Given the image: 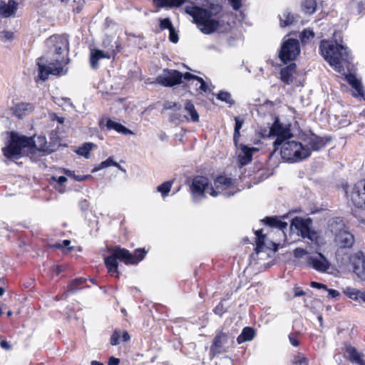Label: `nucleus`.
I'll use <instances>...</instances> for the list:
<instances>
[{
	"label": "nucleus",
	"instance_id": "35",
	"mask_svg": "<svg viewBox=\"0 0 365 365\" xmlns=\"http://www.w3.org/2000/svg\"><path fill=\"white\" fill-rule=\"evenodd\" d=\"M262 230H259L255 232L256 235V252L259 253L262 251L264 245V239L265 235H262Z\"/></svg>",
	"mask_w": 365,
	"mask_h": 365
},
{
	"label": "nucleus",
	"instance_id": "49",
	"mask_svg": "<svg viewBox=\"0 0 365 365\" xmlns=\"http://www.w3.org/2000/svg\"><path fill=\"white\" fill-rule=\"evenodd\" d=\"M170 34H169V39L173 43H177L178 41V35L176 33L174 27L170 28V30H169Z\"/></svg>",
	"mask_w": 365,
	"mask_h": 365
},
{
	"label": "nucleus",
	"instance_id": "63",
	"mask_svg": "<svg viewBox=\"0 0 365 365\" xmlns=\"http://www.w3.org/2000/svg\"><path fill=\"white\" fill-rule=\"evenodd\" d=\"M122 339L123 341H128L130 339V336L128 331H124L122 334Z\"/></svg>",
	"mask_w": 365,
	"mask_h": 365
},
{
	"label": "nucleus",
	"instance_id": "11",
	"mask_svg": "<svg viewBox=\"0 0 365 365\" xmlns=\"http://www.w3.org/2000/svg\"><path fill=\"white\" fill-rule=\"evenodd\" d=\"M234 343V336L229 335L223 331H220L213 340L212 345L210 347L211 357L215 356L222 352H226L229 348V344Z\"/></svg>",
	"mask_w": 365,
	"mask_h": 365
},
{
	"label": "nucleus",
	"instance_id": "5",
	"mask_svg": "<svg viewBox=\"0 0 365 365\" xmlns=\"http://www.w3.org/2000/svg\"><path fill=\"white\" fill-rule=\"evenodd\" d=\"M36 147V143L32 138L26 136H19L17 134L11 133L9 144L2 148L4 155L9 159L16 160L21 154L22 149L28 148L32 150Z\"/></svg>",
	"mask_w": 365,
	"mask_h": 365
},
{
	"label": "nucleus",
	"instance_id": "37",
	"mask_svg": "<svg viewBox=\"0 0 365 365\" xmlns=\"http://www.w3.org/2000/svg\"><path fill=\"white\" fill-rule=\"evenodd\" d=\"M233 184V180L231 178L225 176H218L215 180V185L218 188L220 185H225L226 187H230Z\"/></svg>",
	"mask_w": 365,
	"mask_h": 365
},
{
	"label": "nucleus",
	"instance_id": "55",
	"mask_svg": "<svg viewBox=\"0 0 365 365\" xmlns=\"http://www.w3.org/2000/svg\"><path fill=\"white\" fill-rule=\"evenodd\" d=\"M89 202L87 200H83L80 202L79 205L82 211L88 210L89 208Z\"/></svg>",
	"mask_w": 365,
	"mask_h": 365
},
{
	"label": "nucleus",
	"instance_id": "44",
	"mask_svg": "<svg viewBox=\"0 0 365 365\" xmlns=\"http://www.w3.org/2000/svg\"><path fill=\"white\" fill-rule=\"evenodd\" d=\"M38 143H40L39 146L37 147L36 145L35 148H34L32 150H30L31 152H34V150H38L39 151H43V152H47L48 150V148L47 147V145H46L47 143L46 141L45 138H43V137H38Z\"/></svg>",
	"mask_w": 365,
	"mask_h": 365
},
{
	"label": "nucleus",
	"instance_id": "30",
	"mask_svg": "<svg viewBox=\"0 0 365 365\" xmlns=\"http://www.w3.org/2000/svg\"><path fill=\"white\" fill-rule=\"evenodd\" d=\"M189 1L190 0H153L155 6L160 8L178 7Z\"/></svg>",
	"mask_w": 365,
	"mask_h": 365
},
{
	"label": "nucleus",
	"instance_id": "29",
	"mask_svg": "<svg viewBox=\"0 0 365 365\" xmlns=\"http://www.w3.org/2000/svg\"><path fill=\"white\" fill-rule=\"evenodd\" d=\"M343 293L348 297L349 298L353 299V300H359V299H362L364 302H365V292H361L359 289L351 287H346L343 289Z\"/></svg>",
	"mask_w": 365,
	"mask_h": 365
},
{
	"label": "nucleus",
	"instance_id": "27",
	"mask_svg": "<svg viewBox=\"0 0 365 365\" xmlns=\"http://www.w3.org/2000/svg\"><path fill=\"white\" fill-rule=\"evenodd\" d=\"M295 68L296 64L294 63L282 68L280 71L281 80L287 84L291 83L292 82V74Z\"/></svg>",
	"mask_w": 365,
	"mask_h": 365
},
{
	"label": "nucleus",
	"instance_id": "8",
	"mask_svg": "<svg viewBox=\"0 0 365 365\" xmlns=\"http://www.w3.org/2000/svg\"><path fill=\"white\" fill-rule=\"evenodd\" d=\"M312 220L310 218L303 219L295 217L291 220V227H294L302 238H307L312 242L317 241L318 233L312 229Z\"/></svg>",
	"mask_w": 365,
	"mask_h": 365
},
{
	"label": "nucleus",
	"instance_id": "21",
	"mask_svg": "<svg viewBox=\"0 0 365 365\" xmlns=\"http://www.w3.org/2000/svg\"><path fill=\"white\" fill-rule=\"evenodd\" d=\"M109 53H106L99 49H93L91 51L90 63L92 68H97L98 66V61L102 58H110Z\"/></svg>",
	"mask_w": 365,
	"mask_h": 365
},
{
	"label": "nucleus",
	"instance_id": "6",
	"mask_svg": "<svg viewBox=\"0 0 365 365\" xmlns=\"http://www.w3.org/2000/svg\"><path fill=\"white\" fill-rule=\"evenodd\" d=\"M47 62H44L43 57H40L37 59L38 78L36 79V81L38 79L45 81L48 79L50 74L59 76L66 73L67 68L64 69L63 66V58L60 59L59 57H57L53 61L49 62L48 64L46 63Z\"/></svg>",
	"mask_w": 365,
	"mask_h": 365
},
{
	"label": "nucleus",
	"instance_id": "32",
	"mask_svg": "<svg viewBox=\"0 0 365 365\" xmlns=\"http://www.w3.org/2000/svg\"><path fill=\"white\" fill-rule=\"evenodd\" d=\"M255 332L254 329L250 327H246L242 329V333L237 338V341L239 344L251 341L254 339Z\"/></svg>",
	"mask_w": 365,
	"mask_h": 365
},
{
	"label": "nucleus",
	"instance_id": "31",
	"mask_svg": "<svg viewBox=\"0 0 365 365\" xmlns=\"http://www.w3.org/2000/svg\"><path fill=\"white\" fill-rule=\"evenodd\" d=\"M279 25L282 28L289 26L295 21V16L289 9H286L282 14L279 15Z\"/></svg>",
	"mask_w": 365,
	"mask_h": 365
},
{
	"label": "nucleus",
	"instance_id": "19",
	"mask_svg": "<svg viewBox=\"0 0 365 365\" xmlns=\"http://www.w3.org/2000/svg\"><path fill=\"white\" fill-rule=\"evenodd\" d=\"M34 109V105L30 103H20L13 106L12 111L16 117L22 118L24 116L31 113Z\"/></svg>",
	"mask_w": 365,
	"mask_h": 365
},
{
	"label": "nucleus",
	"instance_id": "14",
	"mask_svg": "<svg viewBox=\"0 0 365 365\" xmlns=\"http://www.w3.org/2000/svg\"><path fill=\"white\" fill-rule=\"evenodd\" d=\"M353 267L354 272L361 281H365V256L361 251H359L349 258Z\"/></svg>",
	"mask_w": 365,
	"mask_h": 365
},
{
	"label": "nucleus",
	"instance_id": "10",
	"mask_svg": "<svg viewBox=\"0 0 365 365\" xmlns=\"http://www.w3.org/2000/svg\"><path fill=\"white\" fill-rule=\"evenodd\" d=\"M299 52L300 47L299 41L294 38H289L285 41L282 46L279 52V58L282 62L287 63V62L294 61L299 54Z\"/></svg>",
	"mask_w": 365,
	"mask_h": 365
},
{
	"label": "nucleus",
	"instance_id": "46",
	"mask_svg": "<svg viewBox=\"0 0 365 365\" xmlns=\"http://www.w3.org/2000/svg\"><path fill=\"white\" fill-rule=\"evenodd\" d=\"M120 331L115 329L110 336V344L112 346H116L120 343Z\"/></svg>",
	"mask_w": 365,
	"mask_h": 365
},
{
	"label": "nucleus",
	"instance_id": "52",
	"mask_svg": "<svg viewBox=\"0 0 365 365\" xmlns=\"http://www.w3.org/2000/svg\"><path fill=\"white\" fill-rule=\"evenodd\" d=\"M310 285L313 288L327 289V286L317 282H311Z\"/></svg>",
	"mask_w": 365,
	"mask_h": 365
},
{
	"label": "nucleus",
	"instance_id": "25",
	"mask_svg": "<svg viewBox=\"0 0 365 365\" xmlns=\"http://www.w3.org/2000/svg\"><path fill=\"white\" fill-rule=\"evenodd\" d=\"M262 222L269 227L279 228L282 231H284L288 225L286 222L282 221L280 218L277 216L266 217L262 220Z\"/></svg>",
	"mask_w": 365,
	"mask_h": 365
},
{
	"label": "nucleus",
	"instance_id": "34",
	"mask_svg": "<svg viewBox=\"0 0 365 365\" xmlns=\"http://www.w3.org/2000/svg\"><path fill=\"white\" fill-rule=\"evenodd\" d=\"M302 11L307 14H312L317 9L316 0H304L302 3Z\"/></svg>",
	"mask_w": 365,
	"mask_h": 365
},
{
	"label": "nucleus",
	"instance_id": "2",
	"mask_svg": "<svg viewBox=\"0 0 365 365\" xmlns=\"http://www.w3.org/2000/svg\"><path fill=\"white\" fill-rule=\"evenodd\" d=\"M145 254L146 251L144 249H138L134 255H132L128 250L116 247L112 254L105 258V264L110 273H118V259L125 264H137L144 258Z\"/></svg>",
	"mask_w": 365,
	"mask_h": 365
},
{
	"label": "nucleus",
	"instance_id": "15",
	"mask_svg": "<svg viewBox=\"0 0 365 365\" xmlns=\"http://www.w3.org/2000/svg\"><path fill=\"white\" fill-rule=\"evenodd\" d=\"M267 136H276V140H284L291 136L290 130L283 126L279 118L276 117L272 125L269 128Z\"/></svg>",
	"mask_w": 365,
	"mask_h": 365
},
{
	"label": "nucleus",
	"instance_id": "64",
	"mask_svg": "<svg viewBox=\"0 0 365 365\" xmlns=\"http://www.w3.org/2000/svg\"><path fill=\"white\" fill-rule=\"evenodd\" d=\"M200 89L204 92H206L207 91L208 88L205 81L202 82V84L200 86Z\"/></svg>",
	"mask_w": 365,
	"mask_h": 365
},
{
	"label": "nucleus",
	"instance_id": "42",
	"mask_svg": "<svg viewBox=\"0 0 365 365\" xmlns=\"http://www.w3.org/2000/svg\"><path fill=\"white\" fill-rule=\"evenodd\" d=\"M217 99L229 103L230 105H233L235 103V101L231 98L230 93L226 91H220L217 94Z\"/></svg>",
	"mask_w": 365,
	"mask_h": 365
},
{
	"label": "nucleus",
	"instance_id": "40",
	"mask_svg": "<svg viewBox=\"0 0 365 365\" xmlns=\"http://www.w3.org/2000/svg\"><path fill=\"white\" fill-rule=\"evenodd\" d=\"M299 37L302 43H307L314 37V33L311 29H304Z\"/></svg>",
	"mask_w": 365,
	"mask_h": 365
},
{
	"label": "nucleus",
	"instance_id": "1",
	"mask_svg": "<svg viewBox=\"0 0 365 365\" xmlns=\"http://www.w3.org/2000/svg\"><path fill=\"white\" fill-rule=\"evenodd\" d=\"M274 150L280 146V154L282 158L287 162H298L304 160L310 156V150L303 147V144L295 140H275L273 143Z\"/></svg>",
	"mask_w": 365,
	"mask_h": 365
},
{
	"label": "nucleus",
	"instance_id": "47",
	"mask_svg": "<svg viewBox=\"0 0 365 365\" xmlns=\"http://www.w3.org/2000/svg\"><path fill=\"white\" fill-rule=\"evenodd\" d=\"M160 27L162 30L165 29L170 30V28H173V26L171 23V21L168 18H166L160 20Z\"/></svg>",
	"mask_w": 365,
	"mask_h": 365
},
{
	"label": "nucleus",
	"instance_id": "33",
	"mask_svg": "<svg viewBox=\"0 0 365 365\" xmlns=\"http://www.w3.org/2000/svg\"><path fill=\"white\" fill-rule=\"evenodd\" d=\"M345 79L349 84L359 93V95H363L362 87L360 81H359L356 76L351 73L346 75Z\"/></svg>",
	"mask_w": 365,
	"mask_h": 365
},
{
	"label": "nucleus",
	"instance_id": "26",
	"mask_svg": "<svg viewBox=\"0 0 365 365\" xmlns=\"http://www.w3.org/2000/svg\"><path fill=\"white\" fill-rule=\"evenodd\" d=\"M106 126L108 130H115L118 133H122L123 135H133V133L128 128H125L124 125H123L121 123L113 121L110 119L106 120Z\"/></svg>",
	"mask_w": 365,
	"mask_h": 365
},
{
	"label": "nucleus",
	"instance_id": "3",
	"mask_svg": "<svg viewBox=\"0 0 365 365\" xmlns=\"http://www.w3.org/2000/svg\"><path fill=\"white\" fill-rule=\"evenodd\" d=\"M185 10L187 14L193 18L197 28L202 33L210 34L217 29L219 22L212 19L211 11L199 6H187Z\"/></svg>",
	"mask_w": 365,
	"mask_h": 365
},
{
	"label": "nucleus",
	"instance_id": "4",
	"mask_svg": "<svg viewBox=\"0 0 365 365\" xmlns=\"http://www.w3.org/2000/svg\"><path fill=\"white\" fill-rule=\"evenodd\" d=\"M320 50L324 59L336 68H340L343 61H349L347 48L336 41H322Z\"/></svg>",
	"mask_w": 365,
	"mask_h": 365
},
{
	"label": "nucleus",
	"instance_id": "48",
	"mask_svg": "<svg viewBox=\"0 0 365 365\" xmlns=\"http://www.w3.org/2000/svg\"><path fill=\"white\" fill-rule=\"evenodd\" d=\"M180 108H181L180 105H179L177 103L172 102V101H166L164 103V109H165V110H171V109L179 110V109H180Z\"/></svg>",
	"mask_w": 365,
	"mask_h": 365
},
{
	"label": "nucleus",
	"instance_id": "54",
	"mask_svg": "<svg viewBox=\"0 0 365 365\" xmlns=\"http://www.w3.org/2000/svg\"><path fill=\"white\" fill-rule=\"evenodd\" d=\"M289 339L290 343L294 346H297L299 344L298 339L294 334H290L289 335Z\"/></svg>",
	"mask_w": 365,
	"mask_h": 365
},
{
	"label": "nucleus",
	"instance_id": "12",
	"mask_svg": "<svg viewBox=\"0 0 365 365\" xmlns=\"http://www.w3.org/2000/svg\"><path fill=\"white\" fill-rule=\"evenodd\" d=\"M345 192L354 206L365 209V180L354 184L350 191L346 188Z\"/></svg>",
	"mask_w": 365,
	"mask_h": 365
},
{
	"label": "nucleus",
	"instance_id": "9",
	"mask_svg": "<svg viewBox=\"0 0 365 365\" xmlns=\"http://www.w3.org/2000/svg\"><path fill=\"white\" fill-rule=\"evenodd\" d=\"M190 190L194 198L198 196L205 197V192H207L212 197H216L219 194L210 185L208 178L200 175L195 176L192 179Z\"/></svg>",
	"mask_w": 365,
	"mask_h": 365
},
{
	"label": "nucleus",
	"instance_id": "57",
	"mask_svg": "<svg viewBox=\"0 0 365 365\" xmlns=\"http://www.w3.org/2000/svg\"><path fill=\"white\" fill-rule=\"evenodd\" d=\"M73 178L76 180L81 182V181L86 180L88 178H91V175H73Z\"/></svg>",
	"mask_w": 365,
	"mask_h": 365
},
{
	"label": "nucleus",
	"instance_id": "53",
	"mask_svg": "<svg viewBox=\"0 0 365 365\" xmlns=\"http://www.w3.org/2000/svg\"><path fill=\"white\" fill-rule=\"evenodd\" d=\"M325 290L328 292L329 297L331 298H336L340 295L337 290L329 289L328 287L327 289Z\"/></svg>",
	"mask_w": 365,
	"mask_h": 365
},
{
	"label": "nucleus",
	"instance_id": "7",
	"mask_svg": "<svg viewBox=\"0 0 365 365\" xmlns=\"http://www.w3.org/2000/svg\"><path fill=\"white\" fill-rule=\"evenodd\" d=\"M182 78L190 81L194 80L196 76L188 72L182 74L177 70L164 69L163 73L156 78L155 82L165 87H173L180 84Z\"/></svg>",
	"mask_w": 365,
	"mask_h": 365
},
{
	"label": "nucleus",
	"instance_id": "13",
	"mask_svg": "<svg viewBox=\"0 0 365 365\" xmlns=\"http://www.w3.org/2000/svg\"><path fill=\"white\" fill-rule=\"evenodd\" d=\"M48 53L60 56L63 51H68V41L64 36H52L46 41Z\"/></svg>",
	"mask_w": 365,
	"mask_h": 365
},
{
	"label": "nucleus",
	"instance_id": "45",
	"mask_svg": "<svg viewBox=\"0 0 365 365\" xmlns=\"http://www.w3.org/2000/svg\"><path fill=\"white\" fill-rule=\"evenodd\" d=\"M293 363L298 365H307V359L303 354L299 353L294 356Z\"/></svg>",
	"mask_w": 365,
	"mask_h": 365
},
{
	"label": "nucleus",
	"instance_id": "41",
	"mask_svg": "<svg viewBox=\"0 0 365 365\" xmlns=\"http://www.w3.org/2000/svg\"><path fill=\"white\" fill-rule=\"evenodd\" d=\"M86 282V279L83 278H78L73 280L71 284L68 285V289L71 292H75L78 289L81 288V286Z\"/></svg>",
	"mask_w": 365,
	"mask_h": 365
},
{
	"label": "nucleus",
	"instance_id": "16",
	"mask_svg": "<svg viewBox=\"0 0 365 365\" xmlns=\"http://www.w3.org/2000/svg\"><path fill=\"white\" fill-rule=\"evenodd\" d=\"M307 262L313 269L320 272H326L330 267L329 262L322 253H318L316 257H309Z\"/></svg>",
	"mask_w": 365,
	"mask_h": 365
},
{
	"label": "nucleus",
	"instance_id": "24",
	"mask_svg": "<svg viewBox=\"0 0 365 365\" xmlns=\"http://www.w3.org/2000/svg\"><path fill=\"white\" fill-rule=\"evenodd\" d=\"M17 9V4L13 0H9L6 4L4 1H0V15L4 17L11 16Z\"/></svg>",
	"mask_w": 365,
	"mask_h": 365
},
{
	"label": "nucleus",
	"instance_id": "56",
	"mask_svg": "<svg viewBox=\"0 0 365 365\" xmlns=\"http://www.w3.org/2000/svg\"><path fill=\"white\" fill-rule=\"evenodd\" d=\"M235 129L240 130L242 126V124L244 123L243 120H241L239 117H235Z\"/></svg>",
	"mask_w": 365,
	"mask_h": 365
},
{
	"label": "nucleus",
	"instance_id": "28",
	"mask_svg": "<svg viewBox=\"0 0 365 365\" xmlns=\"http://www.w3.org/2000/svg\"><path fill=\"white\" fill-rule=\"evenodd\" d=\"M241 149L243 153L242 155H239V161L241 165L244 166L251 162L253 151L255 150L254 148H248L246 145H241Z\"/></svg>",
	"mask_w": 365,
	"mask_h": 365
},
{
	"label": "nucleus",
	"instance_id": "18",
	"mask_svg": "<svg viewBox=\"0 0 365 365\" xmlns=\"http://www.w3.org/2000/svg\"><path fill=\"white\" fill-rule=\"evenodd\" d=\"M344 356L352 363H354L357 365H365L364 354L359 352L354 346H346Z\"/></svg>",
	"mask_w": 365,
	"mask_h": 365
},
{
	"label": "nucleus",
	"instance_id": "43",
	"mask_svg": "<svg viewBox=\"0 0 365 365\" xmlns=\"http://www.w3.org/2000/svg\"><path fill=\"white\" fill-rule=\"evenodd\" d=\"M117 165V163L114 162L112 158L110 157L107 160H106L105 161L101 162L98 165V167H96L95 168H93V170H92V173L97 172V171H98L101 169L108 168V167H109L110 165Z\"/></svg>",
	"mask_w": 365,
	"mask_h": 365
},
{
	"label": "nucleus",
	"instance_id": "61",
	"mask_svg": "<svg viewBox=\"0 0 365 365\" xmlns=\"http://www.w3.org/2000/svg\"><path fill=\"white\" fill-rule=\"evenodd\" d=\"M120 360L114 356H110L108 359V365H118Z\"/></svg>",
	"mask_w": 365,
	"mask_h": 365
},
{
	"label": "nucleus",
	"instance_id": "62",
	"mask_svg": "<svg viewBox=\"0 0 365 365\" xmlns=\"http://www.w3.org/2000/svg\"><path fill=\"white\" fill-rule=\"evenodd\" d=\"M240 136V130H234V135H233V140L236 146H237V142L238 139Z\"/></svg>",
	"mask_w": 365,
	"mask_h": 365
},
{
	"label": "nucleus",
	"instance_id": "59",
	"mask_svg": "<svg viewBox=\"0 0 365 365\" xmlns=\"http://www.w3.org/2000/svg\"><path fill=\"white\" fill-rule=\"evenodd\" d=\"M53 180L56 181L59 185H63L67 181V178L65 176H59L58 178L53 177Z\"/></svg>",
	"mask_w": 365,
	"mask_h": 365
},
{
	"label": "nucleus",
	"instance_id": "36",
	"mask_svg": "<svg viewBox=\"0 0 365 365\" xmlns=\"http://www.w3.org/2000/svg\"><path fill=\"white\" fill-rule=\"evenodd\" d=\"M351 7L356 9L358 14H365V0H351Z\"/></svg>",
	"mask_w": 365,
	"mask_h": 365
},
{
	"label": "nucleus",
	"instance_id": "51",
	"mask_svg": "<svg viewBox=\"0 0 365 365\" xmlns=\"http://www.w3.org/2000/svg\"><path fill=\"white\" fill-rule=\"evenodd\" d=\"M228 1L235 11H238L242 6L241 0H228Z\"/></svg>",
	"mask_w": 365,
	"mask_h": 365
},
{
	"label": "nucleus",
	"instance_id": "17",
	"mask_svg": "<svg viewBox=\"0 0 365 365\" xmlns=\"http://www.w3.org/2000/svg\"><path fill=\"white\" fill-rule=\"evenodd\" d=\"M326 145L324 139L314 133H311L306 139H304V144L303 147L307 148L310 153L312 150H319Z\"/></svg>",
	"mask_w": 365,
	"mask_h": 365
},
{
	"label": "nucleus",
	"instance_id": "20",
	"mask_svg": "<svg viewBox=\"0 0 365 365\" xmlns=\"http://www.w3.org/2000/svg\"><path fill=\"white\" fill-rule=\"evenodd\" d=\"M336 242L342 247H351L354 242V237L350 232L343 230L335 237Z\"/></svg>",
	"mask_w": 365,
	"mask_h": 365
},
{
	"label": "nucleus",
	"instance_id": "39",
	"mask_svg": "<svg viewBox=\"0 0 365 365\" xmlns=\"http://www.w3.org/2000/svg\"><path fill=\"white\" fill-rule=\"evenodd\" d=\"M93 146H95V145L91 143H84L81 147L78 148L77 150V153L88 158L89 152Z\"/></svg>",
	"mask_w": 365,
	"mask_h": 365
},
{
	"label": "nucleus",
	"instance_id": "23",
	"mask_svg": "<svg viewBox=\"0 0 365 365\" xmlns=\"http://www.w3.org/2000/svg\"><path fill=\"white\" fill-rule=\"evenodd\" d=\"M184 110L187 115H184L183 117L187 120H190L192 122L199 121V115L196 110L195 106L191 103L190 101H186L185 103Z\"/></svg>",
	"mask_w": 365,
	"mask_h": 365
},
{
	"label": "nucleus",
	"instance_id": "22",
	"mask_svg": "<svg viewBox=\"0 0 365 365\" xmlns=\"http://www.w3.org/2000/svg\"><path fill=\"white\" fill-rule=\"evenodd\" d=\"M344 228L345 225L341 217H334L329 221L328 229L335 237L337 234L344 230Z\"/></svg>",
	"mask_w": 365,
	"mask_h": 365
},
{
	"label": "nucleus",
	"instance_id": "50",
	"mask_svg": "<svg viewBox=\"0 0 365 365\" xmlns=\"http://www.w3.org/2000/svg\"><path fill=\"white\" fill-rule=\"evenodd\" d=\"M294 256L297 258H301L307 254V251L303 248H296L294 250Z\"/></svg>",
	"mask_w": 365,
	"mask_h": 365
},
{
	"label": "nucleus",
	"instance_id": "38",
	"mask_svg": "<svg viewBox=\"0 0 365 365\" xmlns=\"http://www.w3.org/2000/svg\"><path fill=\"white\" fill-rule=\"evenodd\" d=\"M172 185H173V181H171V180L165 181L163 184L158 186L157 190H158V192H161L162 196L163 197H165V196H167L168 195L169 192L170 191Z\"/></svg>",
	"mask_w": 365,
	"mask_h": 365
},
{
	"label": "nucleus",
	"instance_id": "60",
	"mask_svg": "<svg viewBox=\"0 0 365 365\" xmlns=\"http://www.w3.org/2000/svg\"><path fill=\"white\" fill-rule=\"evenodd\" d=\"M0 346L2 349H6V350H9L11 348V346L10 345V344L6 340L1 341Z\"/></svg>",
	"mask_w": 365,
	"mask_h": 365
},
{
	"label": "nucleus",
	"instance_id": "58",
	"mask_svg": "<svg viewBox=\"0 0 365 365\" xmlns=\"http://www.w3.org/2000/svg\"><path fill=\"white\" fill-rule=\"evenodd\" d=\"M3 35V38L6 40H11L14 38V33L11 31H3L1 33Z\"/></svg>",
	"mask_w": 365,
	"mask_h": 365
}]
</instances>
